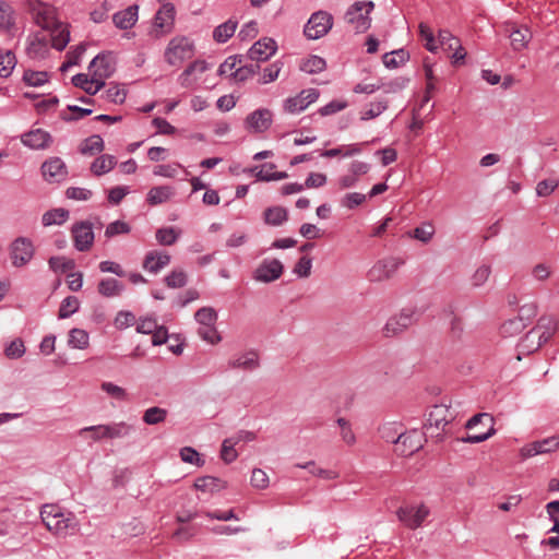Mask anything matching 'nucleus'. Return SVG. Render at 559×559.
I'll list each match as a JSON object with an SVG mask.
<instances>
[{
	"label": "nucleus",
	"instance_id": "f257e3e1",
	"mask_svg": "<svg viewBox=\"0 0 559 559\" xmlns=\"http://www.w3.org/2000/svg\"><path fill=\"white\" fill-rule=\"evenodd\" d=\"M31 12L35 23L43 28V32L49 33L51 46L57 50H62L70 40V33L67 25L58 21L56 9L50 4L34 1L31 3Z\"/></svg>",
	"mask_w": 559,
	"mask_h": 559
},
{
	"label": "nucleus",
	"instance_id": "f03ea898",
	"mask_svg": "<svg viewBox=\"0 0 559 559\" xmlns=\"http://www.w3.org/2000/svg\"><path fill=\"white\" fill-rule=\"evenodd\" d=\"M456 418V412L447 404L433 405L426 418L425 432L431 441L441 442L450 432V426Z\"/></svg>",
	"mask_w": 559,
	"mask_h": 559
},
{
	"label": "nucleus",
	"instance_id": "7ed1b4c3",
	"mask_svg": "<svg viewBox=\"0 0 559 559\" xmlns=\"http://www.w3.org/2000/svg\"><path fill=\"white\" fill-rule=\"evenodd\" d=\"M40 518L46 528L57 536H66L76 531L79 526L75 515L71 512H64L57 504L43 506Z\"/></svg>",
	"mask_w": 559,
	"mask_h": 559
},
{
	"label": "nucleus",
	"instance_id": "20e7f679",
	"mask_svg": "<svg viewBox=\"0 0 559 559\" xmlns=\"http://www.w3.org/2000/svg\"><path fill=\"white\" fill-rule=\"evenodd\" d=\"M195 55L194 40L188 36L177 35L165 47L164 61L171 68L179 69Z\"/></svg>",
	"mask_w": 559,
	"mask_h": 559
},
{
	"label": "nucleus",
	"instance_id": "39448f33",
	"mask_svg": "<svg viewBox=\"0 0 559 559\" xmlns=\"http://www.w3.org/2000/svg\"><path fill=\"white\" fill-rule=\"evenodd\" d=\"M557 323L551 317H542L536 326H534L520 341L519 348L523 354L536 352L544 343H546L555 333Z\"/></svg>",
	"mask_w": 559,
	"mask_h": 559
},
{
	"label": "nucleus",
	"instance_id": "423d86ee",
	"mask_svg": "<svg viewBox=\"0 0 559 559\" xmlns=\"http://www.w3.org/2000/svg\"><path fill=\"white\" fill-rule=\"evenodd\" d=\"M133 430L132 426L126 421L109 423L96 426L84 427L79 430V436L99 442L108 439H118L127 437Z\"/></svg>",
	"mask_w": 559,
	"mask_h": 559
},
{
	"label": "nucleus",
	"instance_id": "0eeeda50",
	"mask_svg": "<svg viewBox=\"0 0 559 559\" xmlns=\"http://www.w3.org/2000/svg\"><path fill=\"white\" fill-rule=\"evenodd\" d=\"M468 430L467 436L456 439L455 442L479 443L495 433V419L486 413L473 416L465 425Z\"/></svg>",
	"mask_w": 559,
	"mask_h": 559
},
{
	"label": "nucleus",
	"instance_id": "6e6552de",
	"mask_svg": "<svg viewBox=\"0 0 559 559\" xmlns=\"http://www.w3.org/2000/svg\"><path fill=\"white\" fill-rule=\"evenodd\" d=\"M373 9L372 1H356L345 12V21L354 27L356 33H365L371 26L370 14Z\"/></svg>",
	"mask_w": 559,
	"mask_h": 559
},
{
	"label": "nucleus",
	"instance_id": "1a4fd4ad",
	"mask_svg": "<svg viewBox=\"0 0 559 559\" xmlns=\"http://www.w3.org/2000/svg\"><path fill=\"white\" fill-rule=\"evenodd\" d=\"M404 264L400 257L388 255L377 260L367 272V278L372 283L391 280Z\"/></svg>",
	"mask_w": 559,
	"mask_h": 559
},
{
	"label": "nucleus",
	"instance_id": "9d476101",
	"mask_svg": "<svg viewBox=\"0 0 559 559\" xmlns=\"http://www.w3.org/2000/svg\"><path fill=\"white\" fill-rule=\"evenodd\" d=\"M429 440L426 432L418 429L404 431L396 438L393 451L401 454H416Z\"/></svg>",
	"mask_w": 559,
	"mask_h": 559
},
{
	"label": "nucleus",
	"instance_id": "9b49d317",
	"mask_svg": "<svg viewBox=\"0 0 559 559\" xmlns=\"http://www.w3.org/2000/svg\"><path fill=\"white\" fill-rule=\"evenodd\" d=\"M333 26V16L323 10L312 13L305 24L304 35L308 39H319L325 36Z\"/></svg>",
	"mask_w": 559,
	"mask_h": 559
},
{
	"label": "nucleus",
	"instance_id": "f8f14e48",
	"mask_svg": "<svg viewBox=\"0 0 559 559\" xmlns=\"http://www.w3.org/2000/svg\"><path fill=\"white\" fill-rule=\"evenodd\" d=\"M416 310L412 307L403 308L399 313L390 317L382 328L385 337H394L406 331L416 320Z\"/></svg>",
	"mask_w": 559,
	"mask_h": 559
},
{
	"label": "nucleus",
	"instance_id": "ddd939ff",
	"mask_svg": "<svg viewBox=\"0 0 559 559\" xmlns=\"http://www.w3.org/2000/svg\"><path fill=\"white\" fill-rule=\"evenodd\" d=\"M175 25V7L171 3H165L154 16L153 25L150 32L151 37L159 39L171 33Z\"/></svg>",
	"mask_w": 559,
	"mask_h": 559
},
{
	"label": "nucleus",
	"instance_id": "4468645a",
	"mask_svg": "<svg viewBox=\"0 0 559 559\" xmlns=\"http://www.w3.org/2000/svg\"><path fill=\"white\" fill-rule=\"evenodd\" d=\"M430 511L420 503L417 506H403L396 510V516L406 527L416 530L425 522Z\"/></svg>",
	"mask_w": 559,
	"mask_h": 559
},
{
	"label": "nucleus",
	"instance_id": "2eb2a0df",
	"mask_svg": "<svg viewBox=\"0 0 559 559\" xmlns=\"http://www.w3.org/2000/svg\"><path fill=\"white\" fill-rule=\"evenodd\" d=\"M320 92L317 88H306L293 97H288L283 103L286 112L296 115L307 109L311 104L318 100Z\"/></svg>",
	"mask_w": 559,
	"mask_h": 559
},
{
	"label": "nucleus",
	"instance_id": "dca6fc26",
	"mask_svg": "<svg viewBox=\"0 0 559 559\" xmlns=\"http://www.w3.org/2000/svg\"><path fill=\"white\" fill-rule=\"evenodd\" d=\"M34 253L33 242L24 237L15 239L10 247V259L16 267L26 265L33 259Z\"/></svg>",
	"mask_w": 559,
	"mask_h": 559
},
{
	"label": "nucleus",
	"instance_id": "f3484780",
	"mask_svg": "<svg viewBox=\"0 0 559 559\" xmlns=\"http://www.w3.org/2000/svg\"><path fill=\"white\" fill-rule=\"evenodd\" d=\"M49 34L37 32L28 35L25 43V52L29 59H44L49 52Z\"/></svg>",
	"mask_w": 559,
	"mask_h": 559
},
{
	"label": "nucleus",
	"instance_id": "a211bd4d",
	"mask_svg": "<svg viewBox=\"0 0 559 559\" xmlns=\"http://www.w3.org/2000/svg\"><path fill=\"white\" fill-rule=\"evenodd\" d=\"M273 122V114L267 108H259L250 112L245 121V128L252 133H262L270 129Z\"/></svg>",
	"mask_w": 559,
	"mask_h": 559
},
{
	"label": "nucleus",
	"instance_id": "6ab92c4d",
	"mask_svg": "<svg viewBox=\"0 0 559 559\" xmlns=\"http://www.w3.org/2000/svg\"><path fill=\"white\" fill-rule=\"evenodd\" d=\"M283 264L276 259H265L254 270L253 278L262 283H271L281 277Z\"/></svg>",
	"mask_w": 559,
	"mask_h": 559
},
{
	"label": "nucleus",
	"instance_id": "aec40b11",
	"mask_svg": "<svg viewBox=\"0 0 559 559\" xmlns=\"http://www.w3.org/2000/svg\"><path fill=\"white\" fill-rule=\"evenodd\" d=\"M370 169L368 163L361 160H354L349 164L347 173L341 176L337 180V186L341 190L354 187L361 176L366 175Z\"/></svg>",
	"mask_w": 559,
	"mask_h": 559
},
{
	"label": "nucleus",
	"instance_id": "412c9836",
	"mask_svg": "<svg viewBox=\"0 0 559 559\" xmlns=\"http://www.w3.org/2000/svg\"><path fill=\"white\" fill-rule=\"evenodd\" d=\"M207 70L209 64L206 61L194 60L179 74L178 83L185 88H191Z\"/></svg>",
	"mask_w": 559,
	"mask_h": 559
},
{
	"label": "nucleus",
	"instance_id": "4be33fe9",
	"mask_svg": "<svg viewBox=\"0 0 559 559\" xmlns=\"http://www.w3.org/2000/svg\"><path fill=\"white\" fill-rule=\"evenodd\" d=\"M41 174L46 181L55 183L66 180L68 169L61 158L51 157L41 165Z\"/></svg>",
	"mask_w": 559,
	"mask_h": 559
},
{
	"label": "nucleus",
	"instance_id": "5701e85b",
	"mask_svg": "<svg viewBox=\"0 0 559 559\" xmlns=\"http://www.w3.org/2000/svg\"><path fill=\"white\" fill-rule=\"evenodd\" d=\"M71 231L76 250L87 251L93 246L94 233L91 223H76L73 225Z\"/></svg>",
	"mask_w": 559,
	"mask_h": 559
},
{
	"label": "nucleus",
	"instance_id": "b1692460",
	"mask_svg": "<svg viewBox=\"0 0 559 559\" xmlns=\"http://www.w3.org/2000/svg\"><path fill=\"white\" fill-rule=\"evenodd\" d=\"M276 50V41L273 38L263 37L251 46L248 57L258 62L266 61L275 55Z\"/></svg>",
	"mask_w": 559,
	"mask_h": 559
},
{
	"label": "nucleus",
	"instance_id": "393cba45",
	"mask_svg": "<svg viewBox=\"0 0 559 559\" xmlns=\"http://www.w3.org/2000/svg\"><path fill=\"white\" fill-rule=\"evenodd\" d=\"M254 439L255 435L253 432L240 430L223 441L221 454H228L229 452L237 454L238 452H242L245 451V444Z\"/></svg>",
	"mask_w": 559,
	"mask_h": 559
},
{
	"label": "nucleus",
	"instance_id": "a878e982",
	"mask_svg": "<svg viewBox=\"0 0 559 559\" xmlns=\"http://www.w3.org/2000/svg\"><path fill=\"white\" fill-rule=\"evenodd\" d=\"M552 452H559V436L530 442L523 447L521 454H548Z\"/></svg>",
	"mask_w": 559,
	"mask_h": 559
},
{
	"label": "nucleus",
	"instance_id": "bb28decb",
	"mask_svg": "<svg viewBox=\"0 0 559 559\" xmlns=\"http://www.w3.org/2000/svg\"><path fill=\"white\" fill-rule=\"evenodd\" d=\"M504 32L510 37L511 46L515 51L525 49L532 38V34L527 27H518L511 23L506 24Z\"/></svg>",
	"mask_w": 559,
	"mask_h": 559
},
{
	"label": "nucleus",
	"instance_id": "cd10ccee",
	"mask_svg": "<svg viewBox=\"0 0 559 559\" xmlns=\"http://www.w3.org/2000/svg\"><path fill=\"white\" fill-rule=\"evenodd\" d=\"M169 263L170 255L167 252L152 250L146 253L142 266L146 272L156 274Z\"/></svg>",
	"mask_w": 559,
	"mask_h": 559
},
{
	"label": "nucleus",
	"instance_id": "c85d7f7f",
	"mask_svg": "<svg viewBox=\"0 0 559 559\" xmlns=\"http://www.w3.org/2000/svg\"><path fill=\"white\" fill-rule=\"evenodd\" d=\"M260 366L259 354L254 350L240 353L228 361V367L231 369H241L245 371H252Z\"/></svg>",
	"mask_w": 559,
	"mask_h": 559
},
{
	"label": "nucleus",
	"instance_id": "c756f323",
	"mask_svg": "<svg viewBox=\"0 0 559 559\" xmlns=\"http://www.w3.org/2000/svg\"><path fill=\"white\" fill-rule=\"evenodd\" d=\"M90 74L98 81L104 82L114 71L110 58L105 55L96 56L90 63Z\"/></svg>",
	"mask_w": 559,
	"mask_h": 559
},
{
	"label": "nucleus",
	"instance_id": "7c9ffc66",
	"mask_svg": "<svg viewBox=\"0 0 559 559\" xmlns=\"http://www.w3.org/2000/svg\"><path fill=\"white\" fill-rule=\"evenodd\" d=\"M50 142V134L41 129H35L22 135V143L34 150L46 148Z\"/></svg>",
	"mask_w": 559,
	"mask_h": 559
},
{
	"label": "nucleus",
	"instance_id": "2f4dec72",
	"mask_svg": "<svg viewBox=\"0 0 559 559\" xmlns=\"http://www.w3.org/2000/svg\"><path fill=\"white\" fill-rule=\"evenodd\" d=\"M138 5H130L112 15V22L120 29L131 28L138 21Z\"/></svg>",
	"mask_w": 559,
	"mask_h": 559
},
{
	"label": "nucleus",
	"instance_id": "473e14b6",
	"mask_svg": "<svg viewBox=\"0 0 559 559\" xmlns=\"http://www.w3.org/2000/svg\"><path fill=\"white\" fill-rule=\"evenodd\" d=\"M72 83L76 87L84 90L88 95H95L105 85L104 82H100L96 78H93V75L85 73L74 75L72 78Z\"/></svg>",
	"mask_w": 559,
	"mask_h": 559
},
{
	"label": "nucleus",
	"instance_id": "72a5a7b5",
	"mask_svg": "<svg viewBox=\"0 0 559 559\" xmlns=\"http://www.w3.org/2000/svg\"><path fill=\"white\" fill-rule=\"evenodd\" d=\"M175 194V189L170 186H157L150 189L146 194V201L150 205L155 206L169 201Z\"/></svg>",
	"mask_w": 559,
	"mask_h": 559
},
{
	"label": "nucleus",
	"instance_id": "f704fd0d",
	"mask_svg": "<svg viewBox=\"0 0 559 559\" xmlns=\"http://www.w3.org/2000/svg\"><path fill=\"white\" fill-rule=\"evenodd\" d=\"M116 158L112 155H102L97 157L91 165V171L96 176L109 173L116 165Z\"/></svg>",
	"mask_w": 559,
	"mask_h": 559
},
{
	"label": "nucleus",
	"instance_id": "c9c22d12",
	"mask_svg": "<svg viewBox=\"0 0 559 559\" xmlns=\"http://www.w3.org/2000/svg\"><path fill=\"white\" fill-rule=\"evenodd\" d=\"M123 286L115 278H103L97 286L98 293L104 297H115L121 294Z\"/></svg>",
	"mask_w": 559,
	"mask_h": 559
},
{
	"label": "nucleus",
	"instance_id": "e433bc0d",
	"mask_svg": "<svg viewBox=\"0 0 559 559\" xmlns=\"http://www.w3.org/2000/svg\"><path fill=\"white\" fill-rule=\"evenodd\" d=\"M237 22L228 20L213 31V39L217 43H226L236 32Z\"/></svg>",
	"mask_w": 559,
	"mask_h": 559
},
{
	"label": "nucleus",
	"instance_id": "4c0bfd02",
	"mask_svg": "<svg viewBox=\"0 0 559 559\" xmlns=\"http://www.w3.org/2000/svg\"><path fill=\"white\" fill-rule=\"evenodd\" d=\"M68 345L76 349H86L90 345L88 333L83 329H72L69 332Z\"/></svg>",
	"mask_w": 559,
	"mask_h": 559
},
{
	"label": "nucleus",
	"instance_id": "58836bf2",
	"mask_svg": "<svg viewBox=\"0 0 559 559\" xmlns=\"http://www.w3.org/2000/svg\"><path fill=\"white\" fill-rule=\"evenodd\" d=\"M288 218L287 210L282 206L269 207L264 212L265 223L272 226H280Z\"/></svg>",
	"mask_w": 559,
	"mask_h": 559
},
{
	"label": "nucleus",
	"instance_id": "ea45409f",
	"mask_svg": "<svg viewBox=\"0 0 559 559\" xmlns=\"http://www.w3.org/2000/svg\"><path fill=\"white\" fill-rule=\"evenodd\" d=\"M408 58L409 56L405 50L399 49L384 53L382 57V61L388 69H396L400 66L404 64L408 60Z\"/></svg>",
	"mask_w": 559,
	"mask_h": 559
},
{
	"label": "nucleus",
	"instance_id": "a19ab883",
	"mask_svg": "<svg viewBox=\"0 0 559 559\" xmlns=\"http://www.w3.org/2000/svg\"><path fill=\"white\" fill-rule=\"evenodd\" d=\"M181 231L175 227H163L156 230L155 237L159 245L171 246L180 237Z\"/></svg>",
	"mask_w": 559,
	"mask_h": 559
},
{
	"label": "nucleus",
	"instance_id": "79ce46f5",
	"mask_svg": "<svg viewBox=\"0 0 559 559\" xmlns=\"http://www.w3.org/2000/svg\"><path fill=\"white\" fill-rule=\"evenodd\" d=\"M104 150V141L100 135L94 134L85 139L80 146V152L84 155H94Z\"/></svg>",
	"mask_w": 559,
	"mask_h": 559
},
{
	"label": "nucleus",
	"instance_id": "37998d69",
	"mask_svg": "<svg viewBox=\"0 0 559 559\" xmlns=\"http://www.w3.org/2000/svg\"><path fill=\"white\" fill-rule=\"evenodd\" d=\"M69 218V212L64 209H53L43 215L44 226L62 225Z\"/></svg>",
	"mask_w": 559,
	"mask_h": 559
},
{
	"label": "nucleus",
	"instance_id": "c03bdc74",
	"mask_svg": "<svg viewBox=\"0 0 559 559\" xmlns=\"http://www.w3.org/2000/svg\"><path fill=\"white\" fill-rule=\"evenodd\" d=\"M325 68V60L319 56H310L307 59H305L300 64V70L309 74L320 73Z\"/></svg>",
	"mask_w": 559,
	"mask_h": 559
},
{
	"label": "nucleus",
	"instance_id": "a18cd8bd",
	"mask_svg": "<svg viewBox=\"0 0 559 559\" xmlns=\"http://www.w3.org/2000/svg\"><path fill=\"white\" fill-rule=\"evenodd\" d=\"M194 319L199 326L214 325L217 321V312L212 307H202L195 312Z\"/></svg>",
	"mask_w": 559,
	"mask_h": 559
},
{
	"label": "nucleus",
	"instance_id": "49530a36",
	"mask_svg": "<svg viewBox=\"0 0 559 559\" xmlns=\"http://www.w3.org/2000/svg\"><path fill=\"white\" fill-rule=\"evenodd\" d=\"M381 437L388 441L392 442L393 445H395V440L400 436V433H403V427L402 424L392 421V423H385L383 424L380 429Z\"/></svg>",
	"mask_w": 559,
	"mask_h": 559
},
{
	"label": "nucleus",
	"instance_id": "de8ad7c7",
	"mask_svg": "<svg viewBox=\"0 0 559 559\" xmlns=\"http://www.w3.org/2000/svg\"><path fill=\"white\" fill-rule=\"evenodd\" d=\"M16 66V57L11 50L0 53V78L7 79Z\"/></svg>",
	"mask_w": 559,
	"mask_h": 559
},
{
	"label": "nucleus",
	"instance_id": "09e8293b",
	"mask_svg": "<svg viewBox=\"0 0 559 559\" xmlns=\"http://www.w3.org/2000/svg\"><path fill=\"white\" fill-rule=\"evenodd\" d=\"M14 25V13L11 5L0 1V29L9 31Z\"/></svg>",
	"mask_w": 559,
	"mask_h": 559
},
{
	"label": "nucleus",
	"instance_id": "8fccbe9b",
	"mask_svg": "<svg viewBox=\"0 0 559 559\" xmlns=\"http://www.w3.org/2000/svg\"><path fill=\"white\" fill-rule=\"evenodd\" d=\"M23 80L29 86H41L48 82L49 74L46 71L26 70Z\"/></svg>",
	"mask_w": 559,
	"mask_h": 559
},
{
	"label": "nucleus",
	"instance_id": "3c124183",
	"mask_svg": "<svg viewBox=\"0 0 559 559\" xmlns=\"http://www.w3.org/2000/svg\"><path fill=\"white\" fill-rule=\"evenodd\" d=\"M433 235V225L429 222H426L413 230L412 237L423 243H428L432 239Z\"/></svg>",
	"mask_w": 559,
	"mask_h": 559
},
{
	"label": "nucleus",
	"instance_id": "603ef678",
	"mask_svg": "<svg viewBox=\"0 0 559 559\" xmlns=\"http://www.w3.org/2000/svg\"><path fill=\"white\" fill-rule=\"evenodd\" d=\"M167 411L157 406L150 407L144 412L143 421L147 425H156L166 419Z\"/></svg>",
	"mask_w": 559,
	"mask_h": 559
},
{
	"label": "nucleus",
	"instance_id": "864d4df0",
	"mask_svg": "<svg viewBox=\"0 0 559 559\" xmlns=\"http://www.w3.org/2000/svg\"><path fill=\"white\" fill-rule=\"evenodd\" d=\"M198 335L206 343L216 345L222 341V336L216 329V324L210 326H199Z\"/></svg>",
	"mask_w": 559,
	"mask_h": 559
},
{
	"label": "nucleus",
	"instance_id": "5fc2aeb1",
	"mask_svg": "<svg viewBox=\"0 0 559 559\" xmlns=\"http://www.w3.org/2000/svg\"><path fill=\"white\" fill-rule=\"evenodd\" d=\"M283 63L281 61H275L269 67L264 68L262 74L259 79L260 84H269L277 80L280 72L282 70Z\"/></svg>",
	"mask_w": 559,
	"mask_h": 559
},
{
	"label": "nucleus",
	"instance_id": "6e6d98bb",
	"mask_svg": "<svg viewBox=\"0 0 559 559\" xmlns=\"http://www.w3.org/2000/svg\"><path fill=\"white\" fill-rule=\"evenodd\" d=\"M388 108V103L385 100H380L376 103L369 104L367 108H365L360 112V119L366 121L373 119L378 116H380L384 110Z\"/></svg>",
	"mask_w": 559,
	"mask_h": 559
},
{
	"label": "nucleus",
	"instance_id": "4d7b16f0",
	"mask_svg": "<svg viewBox=\"0 0 559 559\" xmlns=\"http://www.w3.org/2000/svg\"><path fill=\"white\" fill-rule=\"evenodd\" d=\"M80 308V301L74 296L64 298L60 305L59 318L66 319L75 313Z\"/></svg>",
	"mask_w": 559,
	"mask_h": 559
},
{
	"label": "nucleus",
	"instance_id": "13d9d810",
	"mask_svg": "<svg viewBox=\"0 0 559 559\" xmlns=\"http://www.w3.org/2000/svg\"><path fill=\"white\" fill-rule=\"evenodd\" d=\"M526 323L519 319L518 317L506 321L501 325V334L503 336H514L522 332L525 328Z\"/></svg>",
	"mask_w": 559,
	"mask_h": 559
},
{
	"label": "nucleus",
	"instance_id": "bf43d9fd",
	"mask_svg": "<svg viewBox=\"0 0 559 559\" xmlns=\"http://www.w3.org/2000/svg\"><path fill=\"white\" fill-rule=\"evenodd\" d=\"M100 389L108 394L110 397L118 401H126L128 399V393L126 389L119 386L112 382L105 381L100 384Z\"/></svg>",
	"mask_w": 559,
	"mask_h": 559
},
{
	"label": "nucleus",
	"instance_id": "052dcab7",
	"mask_svg": "<svg viewBox=\"0 0 559 559\" xmlns=\"http://www.w3.org/2000/svg\"><path fill=\"white\" fill-rule=\"evenodd\" d=\"M241 60L237 56L228 57L218 68V74L231 78L236 74V69L240 66Z\"/></svg>",
	"mask_w": 559,
	"mask_h": 559
},
{
	"label": "nucleus",
	"instance_id": "680f3d73",
	"mask_svg": "<svg viewBox=\"0 0 559 559\" xmlns=\"http://www.w3.org/2000/svg\"><path fill=\"white\" fill-rule=\"evenodd\" d=\"M49 266L53 272H66L75 267V262L66 257H52L49 259Z\"/></svg>",
	"mask_w": 559,
	"mask_h": 559
},
{
	"label": "nucleus",
	"instance_id": "e2e57ef3",
	"mask_svg": "<svg viewBox=\"0 0 559 559\" xmlns=\"http://www.w3.org/2000/svg\"><path fill=\"white\" fill-rule=\"evenodd\" d=\"M165 283L169 288H181L187 284V274L182 270H174L165 277Z\"/></svg>",
	"mask_w": 559,
	"mask_h": 559
},
{
	"label": "nucleus",
	"instance_id": "0e129e2a",
	"mask_svg": "<svg viewBox=\"0 0 559 559\" xmlns=\"http://www.w3.org/2000/svg\"><path fill=\"white\" fill-rule=\"evenodd\" d=\"M418 28H419L420 38L426 41L425 43L426 49L429 50L430 52H436L438 49V46L436 44L435 36H433L431 28L425 23H420Z\"/></svg>",
	"mask_w": 559,
	"mask_h": 559
},
{
	"label": "nucleus",
	"instance_id": "69168bd1",
	"mask_svg": "<svg viewBox=\"0 0 559 559\" xmlns=\"http://www.w3.org/2000/svg\"><path fill=\"white\" fill-rule=\"evenodd\" d=\"M491 274V269L488 265H480L475 270L473 275L471 276V285L473 287L483 286L489 278Z\"/></svg>",
	"mask_w": 559,
	"mask_h": 559
},
{
	"label": "nucleus",
	"instance_id": "338daca9",
	"mask_svg": "<svg viewBox=\"0 0 559 559\" xmlns=\"http://www.w3.org/2000/svg\"><path fill=\"white\" fill-rule=\"evenodd\" d=\"M131 230L128 223L123 221H116L107 225L105 229V237L112 238L118 235L129 234Z\"/></svg>",
	"mask_w": 559,
	"mask_h": 559
},
{
	"label": "nucleus",
	"instance_id": "774afa93",
	"mask_svg": "<svg viewBox=\"0 0 559 559\" xmlns=\"http://www.w3.org/2000/svg\"><path fill=\"white\" fill-rule=\"evenodd\" d=\"M4 354L10 359H19L25 354V346L21 338H15L4 348Z\"/></svg>",
	"mask_w": 559,
	"mask_h": 559
}]
</instances>
